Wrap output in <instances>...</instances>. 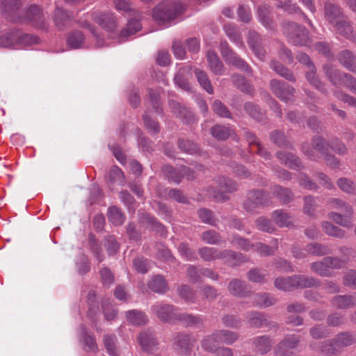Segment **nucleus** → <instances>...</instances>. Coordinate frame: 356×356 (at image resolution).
Listing matches in <instances>:
<instances>
[{"label":"nucleus","mask_w":356,"mask_h":356,"mask_svg":"<svg viewBox=\"0 0 356 356\" xmlns=\"http://www.w3.org/2000/svg\"><path fill=\"white\" fill-rule=\"evenodd\" d=\"M186 5L178 0H164L153 10V18L160 22H170L179 18L186 10Z\"/></svg>","instance_id":"f257e3e1"},{"label":"nucleus","mask_w":356,"mask_h":356,"mask_svg":"<svg viewBox=\"0 0 356 356\" xmlns=\"http://www.w3.org/2000/svg\"><path fill=\"white\" fill-rule=\"evenodd\" d=\"M329 148L332 149L339 154H343L347 151L346 146L338 139L332 140L331 144H329L323 138L316 137L313 139L312 148H310L307 143L303 144L302 152L308 157L315 159L316 157V152L324 154L328 152Z\"/></svg>","instance_id":"f03ea898"},{"label":"nucleus","mask_w":356,"mask_h":356,"mask_svg":"<svg viewBox=\"0 0 356 356\" xmlns=\"http://www.w3.org/2000/svg\"><path fill=\"white\" fill-rule=\"evenodd\" d=\"M199 254L204 261L223 259L232 266L245 261V257L241 253H236L230 250L218 251L214 248L204 247L200 248Z\"/></svg>","instance_id":"7ed1b4c3"},{"label":"nucleus","mask_w":356,"mask_h":356,"mask_svg":"<svg viewBox=\"0 0 356 356\" xmlns=\"http://www.w3.org/2000/svg\"><path fill=\"white\" fill-rule=\"evenodd\" d=\"M238 339V335L227 330H218L211 335L204 338L201 342L202 348L208 352L214 351L220 343H232Z\"/></svg>","instance_id":"20e7f679"},{"label":"nucleus","mask_w":356,"mask_h":356,"mask_svg":"<svg viewBox=\"0 0 356 356\" xmlns=\"http://www.w3.org/2000/svg\"><path fill=\"white\" fill-rule=\"evenodd\" d=\"M284 33L289 42L295 45H308L310 42L308 31L294 22L285 23Z\"/></svg>","instance_id":"39448f33"},{"label":"nucleus","mask_w":356,"mask_h":356,"mask_svg":"<svg viewBox=\"0 0 356 356\" xmlns=\"http://www.w3.org/2000/svg\"><path fill=\"white\" fill-rule=\"evenodd\" d=\"M37 39L31 35H23L19 31H13L0 36V47L17 48L21 44L35 43Z\"/></svg>","instance_id":"423d86ee"},{"label":"nucleus","mask_w":356,"mask_h":356,"mask_svg":"<svg viewBox=\"0 0 356 356\" xmlns=\"http://www.w3.org/2000/svg\"><path fill=\"white\" fill-rule=\"evenodd\" d=\"M151 311L163 322L174 323L177 321V312L172 305L157 302L152 306Z\"/></svg>","instance_id":"0eeeda50"},{"label":"nucleus","mask_w":356,"mask_h":356,"mask_svg":"<svg viewBox=\"0 0 356 356\" xmlns=\"http://www.w3.org/2000/svg\"><path fill=\"white\" fill-rule=\"evenodd\" d=\"M299 342V337L295 334L286 336L275 347L276 356H292Z\"/></svg>","instance_id":"6e6552de"},{"label":"nucleus","mask_w":356,"mask_h":356,"mask_svg":"<svg viewBox=\"0 0 356 356\" xmlns=\"http://www.w3.org/2000/svg\"><path fill=\"white\" fill-rule=\"evenodd\" d=\"M268 203V195L259 191H252L248 194V199L243 204L244 209L249 212Z\"/></svg>","instance_id":"1a4fd4ad"},{"label":"nucleus","mask_w":356,"mask_h":356,"mask_svg":"<svg viewBox=\"0 0 356 356\" xmlns=\"http://www.w3.org/2000/svg\"><path fill=\"white\" fill-rule=\"evenodd\" d=\"M270 87L275 95L282 101L287 102L293 99L295 89L289 85L273 79L270 83Z\"/></svg>","instance_id":"9d476101"},{"label":"nucleus","mask_w":356,"mask_h":356,"mask_svg":"<svg viewBox=\"0 0 356 356\" xmlns=\"http://www.w3.org/2000/svg\"><path fill=\"white\" fill-rule=\"evenodd\" d=\"M220 51L225 61L229 64L236 67L244 71L248 70V66L246 63L238 57L237 55L229 47L227 42L220 43Z\"/></svg>","instance_id":"9b49d317"},{"label":"nucleus","mask_w":356,"mask_h":356,"mask_svg":"<svg viewBox=\"0 0 356 356\" xmlns=\"http://www.w3.org/2000/svg\"><path fill=\"white\" fill-rule=\"evenodd\" d=\"M335 343H329L327 344L330 346H332L331 348L327 349L326 346L323 348V351L329 356L334 354L337 351H339L341 348L350 346L355 341V338L353 336L349 333H341L338 334L334 339Z\"/></svg>","instance_id":"f8f14e48"},{"label":"nucleus","mask_w":356,"mask_h":356,"mask_svg":"<svg viewBox=\"0 0 356 356\" xmlns=\"http://www.w3.org/2000/svg\"><path fill=\"white\" fill-rule=\"evenodd\" d=\"M169 106L171 111L184 123L191 124L196 121L193 113L188 108L181 106L179 102L175 100H170Z\"/></svg>","instance_id":"ddd939ff"},{"label":"nucleus","mask_w":356,"mask_h":356,"mask_svg":"<svg viewBox=\"0 0 356 356\" xmlns=\"http://www.w3.org/2000/svg\"><path fill=\"white\" fill-rule=\"evenodd\" d=\"M195 339L188 334L179 333L175 339L176 349L179 354L188 355L191 351Z\"/></svg>","instance_id":"4468645a"},{"label":"nucleus","mask_w":356,"mask_h":356,"mask_svg":"<svg viewBox=\"0 0 356 356\" xmlns=\"http://www.w3.org/2000/svg\"><path fill=\"white\" fill-rule=\"evenodd\" d=\"M79 341L86 352L95 353L97 350V345L95 338L90 334L85 326L81 325L79 328Z\"/></svg>","instance_id":"2eb2a0df"},{"label":"nucleus","mask_w":356,"mask_h":356,"mask_svg":"<svg viewBox=\"0 0 356 356\" xmlns=\"http://www.w3.org/2000/svg\"><path fill=\"white\" fill-rule=\"evenodd\" d=\"M25 20L40 29H46L44 15L40 7L33 5L26 11Z\"/></svg>","instance_id":"dca6fc26"},{"label":"nucleus","mask_w":356,"mask_h":356,"mask_svg":"<svg viewBox=\"0 0 356 356\" xmlns=\"http://www.w3.org/2000/svg\"><path fill=\"white\" fill-rule=\"evenodd\" d=\"M21 6V0H3L1 3V8L6 17L10 21L22 22V19L15 17Z\"/></svg>","instance_id":"f3484780"},{"label":"nucleus","mask_w":356,"mask_h":356,"mask_svg":"<svg viewBox=\"0 0 356 356\" xmlns=\"http://www.w3.org/2000/svg\"><path fill=\"white\" fill-rule=\"evenodd\" d=\"M93 20L107 31H113L116 27V22L110 13H96L92 15Z\"/></svg>","instance_id":"a211bd4d"},{"label":"nucleus","mask_w":356,"mask_h":356,"mask_svg":"<svg viewBox=\"0 0 356 356\" xmlns=\"http://www.w3.org/2000/svg\"><path fill=\"white\" fill-rule=\"evenodd\" d=\"M342 13L339 7L332 3L327 2L324 6V17L332 25L334 26L341 19Z\"/></svg>","instance_id":"6ab92c4d"},{"label":"nucleus","mask_w":356,"mask_h":356,"mask_svg":"<svg viewBox=\"0 0 356 356\" xmlns=\"http://www.w3.org/2000/svg\"><path fill=\"white\" fill-rule=\"evenodd\" d=\"M277 156L282 163L291 169L299 170L302 168L300 159L293 154L281 151L277 152Z\"/></svg>","instance_id":"aec40b11"},{"label":"nucleus","mask_w":356,"mask_h":356,"mask_svg":"<svg viewBox=\"0 0 356 356\" xmlns=\"http://www.w3.org/2000/svg\"><path fill=\"white\" fill-rule=\"evenodd\" d=\"M138 342L143 350L146 352H152L157 345L153 333L149 330L141 332L138 337Z\"/></svg>","instance_id":"412c9836"},{"label":"nucleus","mask_w":356,"mask_h":356,"mask_svg":"<svg viewBox=\"0 0 356 356\" xmlns=\"http://www.w3.org/2000/svg\"><path fill=\"white\" fill-rule=\"evenodd\" d=\"M141 28L142 25L138 20L134 19L129 20L127 24L126 28H124L120 32L118 42L126 41L129 37L139 31Z\"/></svg>","instance_id":"4be33fe9"},{"label":"nucleus","mask_w":356,"mask_h":356,"mask_svg":"<svg viewBox=\"0 0 356 356\" xmlns=\"http://www.w3.org/2000/svg\"><path fill=\"white\" fill-rule=\"evenodd\" d=\"M323 72L332 85L335 86L342 85L344 74L340 73L339 70L331 64H325L323 66Z\"/></svg>","instance_id":"5701e85b"},{"label":"nucleus","mask_w":356,"mask_h":356,"mask_svg":"<svg viewBox=\"0 0 356 356\" xmlns=\"http://www.w3.org/2000/svg\"><path fill=\"white\" fill-rule=\"evenodd\" d=\"M248 44L258 58L263 60L265 56V51L260 46V36L257 32H249Z\"/></svg>","instance_id":"b1692460"},{"label":"nucleus","mask_w":356,"mask_h":356,"mask_svg":"<svg viewBox=\"0 0 356 356\" xmlns=\"http://www.w3.org/2000/svg\"><path fill=\"white\" fill-rule=\"evenodd\" d=\"M270 244L271 245H268L262 243H256L253 246L252 251L261 256L272 255L278 249V239L273 238Z\"/></svg>","instance_id":"393cba45"},{"label":"nucleus","mask_w":356,"mask_h":356,"mask_svg":"<svg viewBox=\"0 0 356 356\" xmlns=\"http://www.w3.org/2000/svg\"><path fill=\"white\" fill-rule=\"evenodd\" d=\"M291 280L293 282L294 289L316 286L320 283L318 280L306 275H293Z\"/></svg>","instance_id":"a878e982"},{"label":"nucleus","mask_w":356,"mask_h":356,"mask_svg":"<svg viewBox=\"0 0 356 356\" xmlns=\"http://www.w3.org/2000/svg\"><path fill=\"white\" fill-rule=\"evenodd\" d=\"M207 61L211 71L217 75H222L224 72V66L217 54L211 50L208 51Z\"/></svg>","instance_id":"bb28decb"},{"label":"nucleus","mask_w":356,"mask_h":356,"mask_svg":"<svg viewBox=\"0 0 356 356\" xmlns=\"http://www.w3.org/2000/svg\"><path fill=\"white\" fill-rule=\"evenodd\" d=\"M228 290L231 294L238 297L247 296L249 293L245 283L237 279L229 283Z\"/></svg>","instance_id":"cd10ccee"},{"label":"nucleus","mask_w":356,"mask_h":356,"mask_svg":"<svg viewBox=\"0 0 356 356\" xmlns=\"http://www.w3.org/2000/svg\"><path fill=\"white\" fill-rule=\"evenodd\" d=\"M106 179L109 184L110 188L114 184L123 186L125 184L124 173L122 170L117 166H113L109 170Z\"/></svg>","instance_id":"c85d7f7f"},{"label":"nucleus","mask_w":356,"mask_h":356,"mask_svg":"<svg viewBox=\"0 0 356 356\" xmlns=\"http://www.w3.org/2000/svg\"><path fill=\"white\" fill-rule=\"evenodd\" d=\"M126 318L128 322L134 325H143L148 321L147 316L145 313L135 309L127 312Z\"/></svg>","instance_id":"c756f323"},{"label":"nucleus","mask_w":356,"mask_h":356,"mask_svg":"<svg viewBox=\"0 0 356 356\" xmlns=\"http://www.w3.org/2000/svg\"><path fill=\"white\" fill-rule=\"evenodd\" d=\"M272 219L280 227H289L292 225V218L282 210H275L272 213Z\"/></svg>","instance_id":"7c9ffc66"},{"label":"nucleus","mask_w":356,"mask_h":356,"mask_svg":"<svg viewBox=\"0 0 356 356\" xmlns=\"http://www.w3.org/2000/svg\"><path fill=\"white\" fill-rule=\"evenodd\" d=\"M316 69L314 65H309V68L305 72V76L309 83L316 88L317 90L322 92H325L326 90L324 88L321 80L316 76Z\"/></svg>","instance_id":"2f4dec72"},{"label":"nucleus","mask_w":356,"mask_h":356,"mask_svg":"<svg viewBox=\"0 0 356 356\" xmlns=\"http://www.w3.org/2000/svg\"><path fill=\"white\" fill-rule=\"evenodd\" d=\"M253 304L261 307H268L276 303V299L267 293L254 294Z\"/></svg>","instance_id":"473e14b6"},{"label":"nucleus","mask_w":356,"mask_h":356,"mask_svg":"<svg viewBox=\"0 0 356 356\" xmlns=\"http://www.w3.org/2000/svg\"><path fill=\"white\" fill-rule=\"evenodd\" d=\"M338 60L346 69L353 72H356L355 56L350 51H341L338 55Z\"/></svg>","instance_id":"72a5a7b5"},{"label":"nucleus","mask_w":356,"mask_h":356,"mask_svg":"<svg viewBox=\"0 0 356 356\" xmlns=\"http://www.w3.org/2000/svg\"><path fill=\"white\" fill-rule=\"evenodd\" d=\"M254 350L261 354H265L270 350L272 341L270 339L266 336H261L255 338L253 340Z\"/></svg>","instance_id":"f704fd0d"},{"label":"nucleus","mask_w":356,"mask_h":356,"mask_svg":"<svg viewBox=\"0 0 356 356\" xmlns=\"http://www.w3.org/2000/svg\"><path fill=\"white\" fill-rule=\"evenodd\" d=\"M148 286L152 291L159 293H163L168 289L166 282L161 275L152 277L148 283Z\"/></svg>","instance_id":"c9c22d12"},{"label":"nucleus","mask_w":356,"mask_h":356,"mask_svg":"<svg viewBox=\"0 0 356 356\" xmlns=\"http://www.w3.org/2000/svg\"><path fill=\"white\" fill-rule=\"evenodd\" d=\"M215 181L220 193H231L236 190V183L225 177H218Z\"/></svg>","instance_id":"e433bc0d"},{"label":"nucleus","mask_w":356,"mask_h":356,"mask_svg":"<svg viewBox=\"0 0 356 356\" xmlns=\"http://www.w3.org/2000/svg\"><path fill=\"white\" fill-rule=\"evenodd\" d=\"M195 74L201 87L209 94H213V88L207 74L204 71L198 69L195 70Z\"/></svg>","instance_id":"4c0bfd02"},{"label":"nucleus","mask_w":356,"mask_h":356,"mask_svg":"<svg viewBox=\"0 0 356 356\" xmlns=\"http://www.w3.org/2000/svg\"><path fill=\"white\" fill-rule=\"evenodd\" d=\"M349 216H343L336 212H330L328 213V218L335 222L337 224L347 228H351L353 226L352 218Z\"/></svg>","instance_id":"58836bf2"},{"label":"nucleus","mask_w":356,"mask_h":356,"mask_svg":"<svg viewBox=\"0 0 356 356\" xmlns=\"http://www.w3.org/2000/svg\"><path fill=\"white\" fill-rule=\"evenodd\" d=\"M249 323L251 326L260 327L268 323V317L259 312H251L248 314Z\"/></svg>","instance_id":"ea45409f"},{"label":"nucleus","mask_w":356,"mask_h":356,"mask_svg":"<svg viewBox=\"0 0 356 356\" xmlns=\"http://www.w3.org/2000/svg\"><path fill=\"white\" fill-rule=\"evenodd\" d=\"M355 302L356 298L353 296H337L332 300V305L337 308L343 309L353 305Z\"/></svg>","instance_id":"a19ab883"},{"label":"nucleus","mask_w":356,"mask_h":356,"mask_svg":"<svg viewBox=\"0 0 356 356\" xmlns=\"http://www.w3.org/2000/svg\"><path fill=\"white\" fill-rule=\"evenodd\" d=\"M334 26L336 28L338 33L348 39H354L353 29L349 22L341 19L338 24H335Z\"/></svg>","instance_id":"79ce46f5"},{"label":"nucleus","mask_w":356,"mask_h":356,"mask_svg":"<svg viewBox=\"0 0 356 356\" xmlns=\"http://www.w3.org/2000/svg\"><path fill=\"white\" fill-rule=\"evenodd\" d=\"M310 268L313 272L321 276H330L331 275L329 265L325 261V257L320 261L311 264Z\"/></svg>","instance_id":"37998d69"},{"label":"nucleus","mask_w":356,"mask_h":356,"mask_svg":"<svg viewBox=\"0 0 356 356\" xmlns=\"http://www.w3.org/2000/svg\"><path fill=\"white\" fill-rule=\"evenodd\" d=\"M108 220L115 225H122L125 220L121 210L116 207H111L108 210Z\"/></svg>","instance_id":"c03bdc74"},{"label":"nucleus","mask_w":356,"mask_h":356,"mask_svg":"<svg viewBox=\"0 0 356 356\" xmlns=\"http://www.w3.org/2000/svg\"><path fill=\"white\" fill-rule=\"evenodd\" d=\"M270 67L276 73L284 77L286 79L290 81H296L293 73L280 63L272 61L270 63Z\"/></svg>","instance_id":"a18cd8bd"},{"label":"nucleus","mask_w":356,"mask_h":356,"mask_svg":"<svg viewBox=\"0 0 356 356\" xmlns=\"http://www.w3.org/2000/svg\"><path fill=\"white\" fill-rule=\"evenodd\" d=\"M306 252L309 254L322 256L330 253V249L321 244L317 243H312L307 245Z\"/></svg>","instance_id":"49530a36"},{"label":"nucleus","mask_w":356,"mask_h":356,"mask_svg":"<svg viewBox=\"0 0 356 356\" xmlns=\"http://www.w3.org/2000/svg\"><path fill=\"white\" fill-rule=\"evenodd\" d=\"M234 85L243 92L251 94L253 92L252 86L240 75H234L232 77Z\"/></svg>","instance_id":"de8ad7c7"},{"label":"nucleus","mask_w":356,"mask_h":356,"mask_svg":"<svg viewBox=\"0 0 356 356\" xmlns=\"http://www.w3.org/2000/svg\"><path fill=\"white\" fill-rule=\"evenodd\" d=\"M70 21V15L62 9L57 8L54 13V23L58 29H63Z\"/></svg>","instance_id":"09e8293b"},{"label":"nucleus","mask_w":356,"mask_h":356,"mask_svg":"<svg viewBox=\"0 0 356 356\" xmlns=\"http://www.w3.org/2000/svg\"><path fill=\"white\" fill-rule=\"evenodd\" d=\"M322 227L324 232L329 236L340 238L345 236V232L343 230L329 222H323Z\"/></svg>","instance_id":"8fccbe9b"},{"label":"nucleus","mask_w":356,"mask_h":356,"mask_svg":"<svg viewBox=\"0 0 356 356\" xmlns=\"http://www.w3.org/2000/svg\"><path fill=\"white\" fill-rule=\"evenodd\" d=\"M272 193L276 195L283 203L289 202L292 198V193L288 188H283L275 185L272 188Z\"/></svg>","instance_id":"3c124183"},{"label":"nucleus","mask_w":356,"mask_h":356,"mask_svg":"<svg viewBox=\"0 0 356 356\" xmlns=\"http://www.w3.org/2000/svg\"><path fill=\"white\" fill-rule=\"evenodd\" d=\"M224 30L227 37L238 47H242L243 45L241 36L234 26L227 24L224 26Z\"/></svg>","instance_id":"603ef678"},{"label":"nucleus","mask_w":356,"mask_h":356,"mask_svg":"<svg viewBox=\"0 0 356 356\" xmlns=\"http://www.w3.org/2000/svg\"><path fill=\"white\" fill-rule=\"evenodd\" d=\"M231 129L228 127L215 125L211 129V135L218 140H225L231 135Z\"/></svg>","instance_id":"864d4df0"},{"label":"nucleus","mask_w":356,"mask_h":356,"mask_svg":"<svg viewBox=\"0 0 356 356\" xmlns=\"http://www.w3.org/2000/svg\"><path fill=\"white\" fill-rule=\"evenodd\" d=\"M291 278L292 276L276 278L274 282V285L277 289L284 291H291L294 289L293 282L291 280Z\"/></svg>","instance_id":"5fc2aeb1"},{"label":"nucleus","mask_w":356,"mask_h":356,"mask_svg":"<svg viewBox=\"0 0 356 356\" xmlns=\"http://www.w3.org/2000/svg\"><path fill=\"white\" fill-rule=\"evenodd\" d=\"M117 338L115 335H105L104 337V344L107 353L111 356H118V350L115 344Z\"/></svg>","instance_id":"6e6d98bb"},{"label":"nucleus","mask_w":356,"mask_h":356,"mask_svg":"<svg viewBox=\"0 0 356 356\" xmlns=\"http://www.w3.org/2000/svg\"><path fill=\"white\" fill-rule=\"evenodd\" d=\"M84 41V36L80 31L72 33L67 38L68 45L73 49H77L82 47Z\"/></svg>","instance_id":"4d7b16f0"},{"label":"nucleus","mask_w":356,"mask_h":356,"mask_svg":"<svg viewBox=\"0 0 356 356\" xmlns=\"http://www.w3.org/2000/svg\"><path fill=\"white\" fill-rule=\"evenodd\" d=\"M327 203L330 208L339 209L343 212H346L348 214L352 215V207L341 200L337 198H332L327 201Z\"/></svg>","instance_id":"13d9d810"},{"label":"nucleus","mask_w":356,"mask_h":356,"mask_svg":"<svg viewBox=\"0 0 356 356\" xmlns=\"http://www.w3.org/2000/svg\"><path fill=\"white\" fill-rule=\"evenodd\" d=\"M257 228L262 232L273 233L275 229L271 221L264 216L258 218L255 222Z\"/></svg>","instance_id":"bf43d9fd"},{"label":"nucleus","mask_w":356,"mask_h":356,"mask_svg":"<svg viewBox=\"0 0 356 356\" xmlns=\"http://www.w3.org/2000/svg\"><path fill=\"white\" fill-rule=\"evenodd\" d=\"M247 277L250 282L261 284L265 282L266 273L264 270L252 268L248 272Z\"/></svg>","instance_id":"052dcab7"},{"label":"nucleus","mask_w":356,"mask_h":356,"mask_svg":"<svg viewBox=\"0 0 356 356\" xmlns=\"http://www.w3.org/2000/svg\"><path fill=\"white\" fill-rule=\"evenodd\" d=\"M202 240L209 244H218L221 241L220 235L214 230L204 232L201 235Z\"/></svg>","instance_id":"680f3d73"},{"label":"nucleus","mask_w":356,"mask_h":356,"mask_svg":"<svg viewBox=\"0 0 356 356\" xmlns=\"http://www.w3.org/2000/svg\"><path fill=\"white\" fill-rule=\"evenodd\" d=\"M177 321H180L188 326L195 325L202 323V320L197 317L188 314H177Z\"/></svg>","instance_id":"e2e57ef3"},{"label":"nucleus","mask_w":356,"mask_h":356,"mask_svg":"<svg viewBox=\"0 0 356 356\" xmlns=\"http://www.w3.org/2000/svg\"><path fill=\"white\" fill-rule=\"evenodd\" d=\"M179 252L186 260H194L197 258L195 252L191 249L186 243H181L178 247Z\"/></svg>","instance_id":"0e129e2a"},{"label":"nucleus","mask_w":356,"mask_h":356,"mask_svg":"<svg viewBox=\"0 0 356 356\" xmlns=\"http://www.w3.org/2000/svg\"><path fill=\"white\" fill-rule=\"evenodd\" d=\"M232 243L245 251H252L254 245L251 243L248 239L240 237L239 236H234L232 240Z\"/></svg>","instance_id":"69168bd1"},{"label":"nucleus","mask_w":356,"mask_h":356,"mask_svg":"<svg viewBox=\"0 0 356 356\" xmlns=\"http://www.w3.org/2000/svg\"><path fill=\"white\" fill-rule=\"evenodd\" d=\"M213 111L219 116L231 118V114L227 108L219 100H215L212 106Z\"/></svg>","instance_id":"338daca9"},{"label":"nucleus","mask_w":356,"mask_h":356,"mask_svg":"<svg viewBox=\"0 0 356 356\" xmlns=\"http://www.w3.org/2000/svg\"><path fill=\"white\" fill-rule=\"evenodd\" d=\"M178 145L181 151L190 154H195L198 150L197 145L189 140H179Z\"/></svg>","instance_id":"774afa93"}]
</instances>
